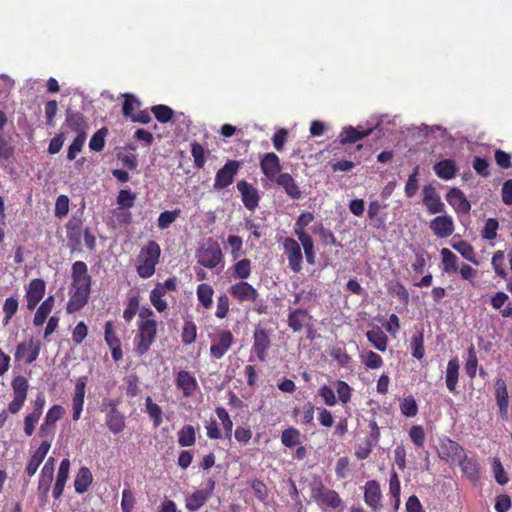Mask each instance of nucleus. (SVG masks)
<instances>
[{"instance_id":"nucleus-1","label":"nucleus","mask_w":512,"mask_h":512,"mask_svg":"<svg viewBox=\"0 0 512 512\" xmlns=\"http://www.w3.org/2000/svg\"><path fill=\"white\" fill-rule=\"evenodd\" d=\"M160 255L161 248L154 240L148 241L141 248L136 263V271L141 278L147 279L154 275Z\"/></svg>"},{"instance_id":"nucleus-2","label":"nucleus","mask_w":512,"mask_h":512,"mask_svg":"<svg viewBox=\"0 0 512 512\" xmlns=\"http://www.w3.org/2000/svg\"><path fill=\"white\" fill-rule=\"evenodd\" d=\"M157 335V321L155 319L140 320L138 333L134 338V351L138 356L146 354L155 342Z\"/></svg>"},{"instance_id":"nucleus-3","label":"nucleus","mask_w":512,"mask_h":512,"mask_svg":"<svg viewBox=\"0 0 512 512\" xmlns=\"http://www.w3.org/2000/svg\"><path fill=\"white\" fill-rule=\"evenodd\" d=\"M241 163L237 160H228L222 168H220L215 175L213 188L216 191L223 190L230 186L235 179Z\"/></svg>"},{"instance_id":"nucleus-4","label":"nucleus","mask_w":512,"mask_h":512,"mask_svg":"<svg viewBox=\"0 0 512 512\" xmlns=\"http://www.w3.org/2000/svg\"><path fill=\"white\" fill-rule=\"evenodd\" d=\"M177 289V280L175 277L168 278L163 283H157L155 287L150 292V301L151 304L158 312H163L167 309V302L163 299V297L169 291H176Z\"/></svg>"},{"instance_id":"nucleus-5","label":"nucleus","mask_w":512,"mask_h":512,"mask_svg":"<svg viewBox=\"0 0 512 512\" xmlns=\"http://www.w3.org/2000/svg\"><path fill=\"white\" fill-rule=\"evenodd\" d=\"M198 263L205 268L213 269L223 260V254L220 245L215 242H208L206 247L198 251Z\"/></svg>"},{"instance_id":"nucleus-6","label":"nucleus","mask_w":512,"mask_h":512,"mask_svg":"<svg viewBox=\"0 0 512 512\" xmlns=\"http://www.w3.org/2000/svg\"><path fill=\"white\" fill-rule=\"evenodd\" d=\"M438 457L447 462H457L464 457V448L456 441L444 437L439 440Z\"/></svg>"},{"instance_id":"nucleus-7","label":"nucleus","mask_w":512,"mask_h":512,"mask_svg":"<svg viewBox=\"0 0 512 512\" xmlns=\"http://www.w3.org/2000/svg\"><path fill=\"white\" fill-rule=\"evenodd\" d=\"M40 350V341L30 337L28 341H23L17 344L14 358L16 361L24 360L26 364H31L38 358Z\"/></svg>"},{"instance_id":"nucleus-8","label":"nucleus","mask_w":512,"mask_h":512,"mask_svg":"<svg viewBox=\"0 0 512 512\" xmlns=\"http://www.w3.org/2000/svg\"><path fill=\"white\" fill-rule=\"evenodd\" d=\"M283 250L287 256L289 268L294 273L302 270L303 253L300 244L291 237H287L283 241Z\"/></svg>"},{"instance_id":"nucleus-9","label":"nucleus","mask_w":512,"mask_h":512,"mask_svg":"<svg viewBox=\"0 0 512 512\" xmlns=\"http://www.w3.org/2000/svg\"><path fill=\"white\" fill-rule=\"evenodd\" d=\"M228 293L238 303H244V302L254 303L259 298V293H258L257 289L254 288L247 281H239V282L232 284L228 288Z\"/></svg>"},{"instance_id":"nucleus-10","label":"nucleus","mask_w":512,"mask_h":512,"mask_svg":"<svg viewBox=\"0 0 512 512\" xmlns=\"http://www.w3.org/2000/svg\"><path fill=\"white\" fill-rule=\"evenodd\" d=\"M234 341V336L230 330L225 329L218 332L216 337L212 340L210 356L216 360L223 358L234 344Z\"/></svg>"},{"instance_id":"nucleus-11","label":"nucleus","mask_w":512,"mask_h":512,"mask_svg":"<svg viewBox=\"0 0 512 512\" xmlns=\"http://www.w3.org/2000/svg\"><path fill=\"white\" fill-rule=\"evenodd\" d=\"M271 347L270 331L266 328L257 326L253 333L252 351L257 359L264 362L267 358V352Z\"/></svg>"},{"instance_id":"nucleus-12","label":"nucleus","mask_w":512,"mask_h":512,"mask_svg":"<svg viewBox=\"0 0 512 512\" xmlns=\"http://www.w3.org/2000/svg\"><path fill=\"white\" fill-rule=\"evenodd\" d=\"M364 502L373 511H379L382 505V491L376 480H368L364 485Z\"/></svg>"},{"instance_id":"nucleus-13","label":"nucleus","mask_w":512,"mask_h":512,"mask_svg":"<svg viewBox=\"0 0 512 512\" xmlns=\"http://www.w3.org/2000/svg\"><path fill=\"white\" fill-rule=\"evenodd\" d=\"M422 202L430 214L445 212V204L442 202L436 188L432 185H425L422 189Z\"/></svg>"},{"instance_id":"nucleus-14","label":"nucleus","mask_w":512,"mask_h":512,"mask_svg":"<svg viewBox=\"0 0 512 512\" xmlns=\"http://www.w3.org/2000/svg\"><path fill=\"white\" fill-rule=\"evenodd\" d=\"M209 489H199L194 491L192 494L188 495L185 499V507L190 512H197L208 499L211 497L212 492L214 490L215 482L213 480H209L208 482Z\"/></svg>"},{"instance_id":"nucleus-15","label":"nucleus","mask_w":512,"mask_h":512,"mask_svg":"<svg viewBox=\"0 0 512 512\" xmlns=\"http://www.w3.org/2000/svg\"><path fill=\"white\" fill-rule=\"evenodd\" d=\"M46 284L43 279H32L26 288L25 300L28 310H34L45 295Z\"/></svg>"},{"instance_id":"nucleus-16","label":"nucleus","mask_w":512,"mask_h":512,"mask_svg":"<svg viewBox=\"0 0 512 512\" xmlns=\"http://www.w3.org/2000/svg\"><path fill=\"white\" fill-rule=\"evenodd\" d=\"M260 169L271 182L282 174L280 159L274 152L266 153L261 157Z\"/></svg>"},{"instance_id":"nucleus-17","label":"nucleus","mask_w":512,"mask_h":512,"mask_svg":"<svg viewBox=\"0 0 512 512\" xmlns=\"http://www.w3.org/2000/svg\"><path fill=\"white\" fill-rule=\"evenodd\" d=\"M71 287L91 289L92 277L88 273L87 264L83 261H76L71 269Z\"/></svg>"},{"instance_id":"nucleus-18","label":"nucleus","mask_w":512,"mask_h":512,"mask_svg":"<svg viewBox=\"0 0 512 512\" xmlns=\"http://www.w3.org/2000/svg\"><path fill=\"white\" fill-rule=\"evenodd\" d=\"M54 476V459L50 457L43 468L41 469L39 482H38V493L43 501H47L48 494L51 488V484Z\"/></svg>"},{"instance_id":"nucleus-19","label":"nucleus","mask_w":512,"mask_h":512,"mask_svg":"<svg viewBox=\"0 0 512 512\" xmlns=\"http://www.w3.org/2000/svg\"><path fill=\"white\" fill-rule=\"evenodd\" d=\"M429 228L436 237L447 238L453 234L455 225L453 218L450 215L444 214L432 219L429 223Z\"/></svg>"},{"instance_id":"nucleus-20","label":"nucleus","mask_w":512,"mask_h":512,"mask_svg":"<svg viewBox=\"0 0 512 512\" xmlns=\"http://www.w3.org/2000/svg\"><path fill=\"white\" fill-rule=\"evenodd\" d=\"M91 289L87 288H72L69 292V300L66 305V311L69 314L80 311L89 300Z\"/></svg>"},{"instance_id":"nucleus-21","label":"nucleus","mask_w":512,"mask_h":512,"mask_svg":"<svg viewBox=\"0 0 512 512\" xmlns=\"http://www.w3.org/2000/svg\"><path fill=\"white\" fill-rule=\"evenodd\" d=\"M237 189L241 194L244 206L248 210L254 211L260 201L258 190L245 180H241L237 183Z\"/></svg>"},{"instance_id":"nucleus-22","label":"nucleus","mask_w":512,"mask_h":512,"mask_svg":"<svg viewBox=\"0 0 512 512\" xmlns=\"http://www.w3.org/2000/svg\"><path fill=\"white\" fill-rule=\"evenodd\" d=\"M104 339L106 344L111 350L112 359L115 362L120 361L123 358V352L121 348V341L117 336L112 321H107L104 326Z\"/></svg>"},{"instance_id":"nucleus-23","label":"nucleus","mask_w":512,"mask_h":512,"mask_svg":"<svg viewBox=\"0 0 512 512\" xmlns=\"http://www.w3.org/2000/svg\"><path fill=\"white\" fill-rule=\"evenodd\" d=\"M495 399L501 418L507 420L509 417V395L506 382L502 378L495 381Z\"/></svg>"},{"instance_id":"nucleus-24","label":"nucleus","mask_w":512,"mask_h":512,"mask_svg":"<svg viewBox=\"0 0 512 512\" xmlns=\"http://www.w3.org/2000/svg\"><path fill=\"white\" fill-rule=\"evenodd\" d=\"M446 200L457 213L467 214L471 210L470 202L459 188H451L446 194Z\"/></svg>"},{"instance_id":"nucleus-25","label":"nucleus","mask_w":512,"mask_h":512,"mask_svg":"<svg viewBox=\"0 0 512 512\" xmlns=\"http://www.w3.org/2000/svg\"><path fill=\"white\" fill-rule=\"evenodd\" d=\"M65 124L71 131L75 132L77 135H87V130L89 127L88 122L81 112L73 111L72 109L68 108L66 110Z\"/></svg>"},{"instance_id":"nucleus-26","label":"nucleus","mask_w":512,"mask_h":512,"mask_svg":"<svg viewBox=\"0 0 512 512\" xmlns=\"http://www.w3.org/2000/svg\"><path fill=\"white\" fill-rule=\"evenodd\" d=\"M273 183L280 186L286 195L292 200H299L302 197V192L293 176L287 172L280 174Z\"/></svg>"},{"instance_id":"nucleus-27","label":"nucleus","mask_w":512,"mask_h":512,"mask_svg":"<svg viewBox=\"0 0 512 512\" xmlns=\"http://www.w3.org/2000/svg\"><path fill=\"white\" fill-rule=\"evenodd\" d=\"M176 386L184 397H191L198 389L196 378L190 372L180 370L176 376Z\"/></svg>"},{"instance_id":"nucleus-28","label":"nucleus","mask_w":512,"mask_h":512,"mask_svg":"<svg viewBox=\"0 0 512 512\" xmlns=\"http://www.w3.org/2000/svg\"><path fill=\"white\" fill-rule=\"evenodd\" d=\"M50 447L47 442H41L38 449L34 452V454L31 456L27 466H26V473L29 477L33 476L36 471L38 470L40 464L45 459L47 453L49 452Z\"/></svg>"},{"instance_id":"nucleus-29","label":"nucleus","mask_w":512,"mask_h":512,"mask_svg":"<svg viewBox=\"0 0 512 512\" xmlns=\"http://www.w3.org/2000/svg\"><path fill=\"white\" fill-rule=\"evenodd\" d=\"M372 132L373 128L359 130L352 126L344 127L340 133V142L341 144H353L369 136Z\"/></svg>"},{"instance_id":"nucleus-30","label":"nucleus","mask_w":512,"mask_h":512,"mask_svg":"<svg viewBox=\"0 0 512 512\" xmlns=\"http://www.w3.org/2000/svg\"><path fill=\"white\" fill-rule=\"evenodd\" d=\"M310 319L311 316L306 310L298 308L288 314L287 323L294 332H300Z\"/></svg>"},{"instance_id":"nucleus-31","label":"nucleus","mask_w":512,"mask_h":512,"mask_svg":"<svg viewBox=\"0 0 512 512\" xmlns=\"http://www.w3.org/2000/svg\"><path fill=\"white\" fill-rule=\"evenodd\" d=\"M462 473L471 481L476 482L480 477L478 462L473 458H468L466 453L461 460L457 461Z\"/></svg>"},{"instance_id":"nucleus-32","label":"nucleus","mask_w":512,"mask_h":512,"mask_svg":"<svg viewBox=\"0 0 512 512\" xmlns=\"http://www.w3.org/2000/svg\"><path fill=\"white\" fill-rule=\"evenodd\" d=\"M433 170L439 178L443 180H450L456 176L457 166L454 160L445 159L435 163Z\"/></svg>"},{"instance_id":"nucleus-33","label":"nucleus","mask_w":512,"mask_h":512,"mask_svg":"<svg viewBox=\"0 0 512 512\" xmlns=\"http://www.w3.org/2000/svg\"><path fill=\"white\" fill-rule=\"evenodd\" d=\"M93 476L88 467H81L74 479V488L78 494H83L88 491L89 486L92 484Z\"/></svg>"},{"instance_id":"nucleus-34","label":"nucleus","mask_w":512,"mask_h":512,"mask_svg":"<svg viewBox=\"0 0 512 512\" xmlns=\"http://www.w3.org/2000/svg\"><path fill=\"white\" fill-rule=\"evenodd\" d=\"M458 377L459 361L457 358L450 359L446 368L445 383L451 393H456Z\"/></svg>"},{"instance_id":"nucleus-35","label":"nucleus","mask_w":512,"mask_h":512,"mask_svg":"<svg viewBox=\"0 0 512 512\" xmlns=\"http://www.w3.org/2000/svg\"><path fill=\"white\" fill-rule=\"evenodd\" d=\"M106 425L113 434H119L125 428V417L116 408H112L106 414Z\"/></svg>"},{"instance_id":"nucleus-36","label":"nucleus","mask_w":512,"mask_h":512,"mask_svg":"<svg viewBox=\"0 0 512 512\" xmlns=\"http://www.w3.org/2000/svg\"><path fill=\"white\" fill-rule=\"evenodd\" d=\"M368 341L380 352L387 349L388 338L382 329L378 326L366 332Z\"/></svg>"},{"instance_id":"nucleus-37","label":"nucleus","mask_w":512,"mask_h":512,"mask_svg":"<svg viewBox=\"0 0 512 512\" xmlns=\"http://www.w3.org/2000/svg\"><path fill=\"white\" fill-rule=\"evenodd\" d=\"M54 306V296H48L38 307L34 315L33 324L41 326L45 323Z\"/></svg>"},{"instance_id":"nucleus-38","label":"nucleus","mask_w":512,"mask_h":512,"mask_svg":"<svg viewBox=\"0 0 512 512\" xmlns=\"http://www.w3.org/2000/svg\"><path fill=\"white\" fill-rule=\"evenodd\" d=\"M196 294L198 301L203 308L210 309L212 307L214 290L210 284H199L196 289Z\"/></svg>"},{"instance_id":"nucleus-39","label":"nucleus","mask_w":512,"mask_h":512,"mask_svg":"<svg viewBox=\"0 0 512 512\" xmlns=\"http://www.w3.org/2000/svg\"><path fill=\"white\" fill-rule=\"evenodd\" d=\"M442 257L443 271L446 273H455L459 269L458 257L448 248H442L440 251Z\"/></svg>"},{"instance_id":"nucleus-40","label":"nucleus","mask_w":512,"mask_h":512,"mask_svg":"<svg viewBox=\"0 0 512 512\" xmlns=\"http://www.w3.org/2000/svg\"><path fill=\"white\" fill-rule=\"evenodd\" d=\"M252 263L248 258L241 259L233 265L232 275L235 279L245 281L251 275Z\"/></svg>"},{"instance_id":"nucleus-41","label":"nucleus","mask_w":512,"mask_h":512,"mask_svg":"<svg viewBox=\"0 0 512 512\" xmlns=\"http://www.w3.org/2000/svg\"><path fill=\"white\" fill-rule=\"evenodd\" d=\"M196 442V430L192 425H184L178 432V444L181 447L193 446Z\"/></svg>"},{"instance_id":"nucleus-42","label":"nucleus","mask_w":512,"mask_h":512,"mask_svg":"<svg viewBox=\"0 0 512 512\" xmlns=\"http://www.w3.org/2000/svg\"><path fill=\"white\" fill-rule=\"evenodd\" d=\"M281 443L288 448L301 444V432L294 427L284 429L281 434Z\"/></svg>"},{"instance_id":"nucleus-43","label":"nucleus","mask_w":512,"mask_h":512,"mask_svg":"<svg viewBox=\"0 0 512 512\" xmlns=\"http://www.w3.org/2000/svg\"><path fill=\"white\" fill-rule=\"evenodd\" d=\"M399 408L405 417L413 418L418 414V405L412 395L399 399Z\"/></svg>"},{"instance_id":"nucleus-44","label":"nucleus","mask_w":512,"mask_h":512,"mask_svg":"<svg viewBox=\"0 0 512 512\" xmlns=\"http://www.w3.org/2000/svg\"><path fill=\"white\" fill-rule=\"evenodd\" d=\"M452 247L457 252H459L463 258L472 262L475 265H479V261L476 258L475 250L470 243L461 240L460 242L453 243Z\"/></svg>"},{"instance_id":"nucleus-45","label":"nucleus","mask_w":512,"mask_h":512,"mask_svg":"<svg viewBox=\"0 0 512 512\" xmlns=\"http://www.w3.org/2000/svg\"><path fill=\"white\" fill-rule=\"evenodd\" d=\"M298 240L301 242L303 247L306 261L308 264L314 265L316 254L314 251V242L312 237L309 234H300Z\"/></svg>"},{"instance_id":"nucleus-46","label":"nucleus","mask_w":512,"mask_h":512,"mask_svg":"<svg viewBox=\"0 0 512 512\" xmlns=\"http://www.w3.org/2000/svg\"><path fill=\"white\" fill-rule=\"evenodd\" d=\"M146 412L149 417L153 420V425L155 428L159 427L162 423V409L161 407L154 403L150 396L145 399Z\"/></svg>"},{"instance_id":"nucleus-47","label":"nucleus","mask_w":512,"mask_h":512,"mask_svg":"<svg viewBox=\"0 0 512 512\" xmlns=\"http://www.w3.org/2000/svg\"><path fill=\"white\" fill-rule=\"evenodd\" d=\"M215 413L218 419L221 421L224 430V438L230 440L233 429V422L230 418V415L224 407H217L215 409Z\"/></svg>"},{"instance_id":"nucleus-48","label":"nucleus","mask_w":512,"mask_h":512,"mask_svg":"<svg viewBox=\"0 0 512 512\" xmlns=\"http://www.w3.org/2000/svg\"><path fill=\"white\" fill-rule=\"evenodd\" d=\"M123 97L122 114L131 119L135 115L133 112L141 106V102L130 93L124 94Z\"/></svg>"},{"instance_id":"nucleus-49","label":"nucleus","mask_w":512,"mask_h":512,"mask_svg":"<svg viewBox=\"0 0 512 512\" xmlns=\"http://www.w3.org/2000/svg\"><path fill=\"white\" fill-rule=\"evenodd\" d=\"M108 134V128L102 127L99 130H97L91 137L89 141V148L92 151L100 152L105 147V137Z\"/></svg>"},{"instance_id":"nucleus-50","label":"nucleus","mask_w":512,"mask_h":512,"mask_svg":"<svg viewBox=\"0 0 512 512\" xmlns=\"http://www.w3.org/2000/svg\"><path fill=\"white\" fill-rule=\"evenodd\" d=\"M319 503H321L329 508L337 509L342 506L343 501L337 491H335L333 489H328L321 496V500Z\"/></svg>"},{"instance_id":"nucleus-51","label":"nucleus","mask_w":512,"mask_h":512,"mask_svg":"<svg viewBox=\"0 0 512 512\" xmlns=\"http://www.w3.org/2000/svg\"><path fill=\"white\" fill-rule=\"evenodd\" d=\"M197 338V326L192 320L184 322L181 339L185 345H190L195 342Z\"/></svg>"},{"instance_id":"nucleus-52","label":"nucleus","mask_w":512,"mask_h":512,"mask_svg":"<svg viewBox=\"0 0 512 512\" xmlns=\"http://www.w3.org/2000/svg\"><path fill=\"white\" fill-rule=\"evenodd\" d=\"M151 112L160 123H168L174 115V111L169 106L163 104L152 106Z\"/></svg>"},{"instance_id":"nucleus-53","label":"nucleus","mask_w":512,"mask_h":512,"mask_svg":"<svg viewBox=\"0 0 512 512\" xmlns=\"http://www.w3.org/2000/svg\"><path fill=\"white\" fill-rule=\"evenodd\" d=\"M499 229V222L496 218H488L485 221V225L481 231V236L484 240L492 241L497 237V231Z\"/></svg>"},{"instance_id":"nucleus-54","label":"nucleus","mask_w":512,"mask_h":512,"mask_svg":"<svg viewBox=\"0 0 512 512\" xmlns=\"http://www.w3.org/2000/svg\"><path fill=\"white\" fill-rule=\"evenodd\" d=\"M467 360L465 363V372L470 378H474L476 376L478 359L475 351V347L471 344L467 350Z\"/></svg>"},{"instance_id":"nucleus-55","label":"nucleus","mask_w":512,"mask_h":512,"mask_svg":"<svg viewBox=\"0 0 512 512\" xmlns=\"http://www.w3.org/2000/svg\"><path fill=\"white\" fill-rule=\"evenodd\" d=\"M418 176H419V167L416 166L412 170V173L409 175L408 180L405 184L404 191H405V195L408 198L414 197L418 191V188H419Z\"/></svg>"},{"instance_id":"nucleus-56","label":"nucleus","mask_w":512,"mask_h":512,"mask_svg":"<svg viewBox=\"0 0 512 512\" xmlns=\"http://www.w3.org/2000/svg\"><path fill=\"white\" fill-rule=\"evenodd\" d=\"M205 149L203 146L194 141L191 143V155L194 160V166L198 169H202L206 163Z\"/></svg>"},{"instance_id":"nucleus-57","label":"nucleus","mask_w":512,"mask_h":512,"mask_svg":"<svg viewBox=\"0 0 512 512\" xmlns=\"http://www.w3.org/2000/svg\"><path fill=\"white\" fill-rule=\"evenodd\" d=\"M412 356L421 360L425 355L424 335L422 332L415 334L411 339Z\"/></svg>"},{"instance_id":"nucleus-58","label":"nucleus","mask_w":512,"mask_h":512,"mask_svg":"<svg viewBox=\"0 0 512 512\" xmlns=\"http://www.w3.org/2000/svg\"><path fill=\"white\" fill-rule=\"evenodd\" d=\"M504 252L501 250L496 251L493 254L491 265L496 273L497 276L501 277L502 279H506L508 274L504 268Z\"/></svg>"},{"instance_id":"nucleus-59","label":"nucleus","mask_w":512,"mask_h":512,"mask_svg":"<svg viewBox=\"0 0 512 512\" xmlns=\"http://www.w3.org/2000/svg\"><path fill=\"white\" fill-rule=\"evenodd\" d=\"M314 220V215L311 212L301 213L295 223L294 233L299 238L300 234H308L305 228Z\"/></svg>"},{"instance_id":"nucleus-60","label":"nucleus","mask_w":512,"mask_h":512,"mask_svg":"<svg viewBox=\"0 0 512 512\" xmlns=\"http://www.w3.org/2000/svg\"><path fill=\"white\" fill-rule=\"evenodd\" d=\"M28 381L24 376H16L12 380V389L14 396L21 397L26 399L27 398V391H28Z\"/></svg>"},{"instance_id":"nucleus-61","label":"nucleus","mask_w":512,"mask_h":512,"mask_svg":"<svg viewBox=\"0 0 512 512\" xmlns=\"http://www.w3.org/2000/svg\"><path fill=\"white\" fill-rule=\"evenodd\" d=\"M250 487L252 488L257 499L260 502L267 504L269 494L266 484L259 479H254L250 482Z\"/></svg>"},{"instance_id":"nucleus-62","label":"nucleus","mask_w":512,"mask_h":512,"mask_svg":"<svg viewBox=\"0 0 512 512\" xmlns=\"http://www.w3.org/2000/svg\"><path fill=\"white\" fill-rule=\"evenodd\" d=\"M336 392L340 402L346 405L351 400L352 388L343 380H337L335 383Z\"/></svg>"},{"instance_id":"nucleus-63","label":"nucleus","mask_w":512,"mask_h":512,"mask_svg":"<svg viewBox=\"0 0 512 512\" xmlns=\"http://www.w3.org/2000/svg\"><path fill=\"white\" fill-rule=\"evenodd\" d=\"M180 215V210L164 211L158 217V227L161 230L167 229Z\"/></svg>"},{"instance_id":"nucleus-64","label":"nucleus","mask_w":512,"mask_h":512,"mask_svg":"<svg viewBox=\"0 0 512 512\" xmlns=\"http://www.w3.org/2000/svg\"><path fill=\"white\" fill-rule=\"evenodd\" d=\"M492 471L494 474V478L499 485L503 486L508 483L509 477H508L507 473L505 472L504 467H503L501 461L499 460V458H495L493 460Z\"/></svg>"}]
</instances>
